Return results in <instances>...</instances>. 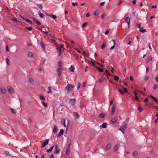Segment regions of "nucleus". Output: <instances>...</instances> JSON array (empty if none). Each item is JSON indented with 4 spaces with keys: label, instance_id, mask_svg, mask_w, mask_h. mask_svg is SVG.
<instances>
[{
    "label": "nucleus",
    "instance_id": "473e14b6",
    "mask_svg": "<svg viewBox=\"0 0 158 158\" xmlns=\"http://www.w3.org/2000/svg\"><path fill=\"white\" fill-rule=\"evenodd\" d=\"M93 14L95 16L98 15L99 14L98 11L97 10H96L94 11L93 12Z\"/></svg>",
    "mask_w": 158,
    "mask_h": 158
},
{
    "label": "nucleus",
    "instance_id": "39448f33",
    "mask_svg": "<svg viewBox=\"0 0 158 158\" xmlns=\"http://www.w3.org/2000/svg\"><path fill=\"white\" fill-rule=\"evenodd\" d=\"M8 92L10 94H12L14 93V91L13 89L10 86L8 87Z\"/></svg>",
    "mask_w": 158,
    "mask_h": 158
},
{
    "label": "nucleus",
    "instance_id": "412c9836",
    "mask_svg": "<svg viewBox=\"0 0 158 158\" xmlns=\"http://www.w3.org/2000/svg\"><path fill=\"white\" fill-rule=\"evenodd\" d=\"M69 70L72 72H73L74 70V66L71 65L69 69Z\"/></svg>",
    "mask_w": 158,
    "mask_h": 158
},
{
    "label": "nucleus",
    "instance_id": "7c9ffc66",
    "mask_svg": "<svg viewBox=\"0 0 158 158\" xmlns=\"http://www.w3.org/2000/svg\"><path fill=\"white\" fill-rule=\"evenodd\" d=\"M106 123H104L101 125V127L103 128H106Z\"/></svg>",
    "mask_w": 158,
    "mask_h": 158
},
{
    "label": "nucleus",
    "instance_id": "9d476101",
    "mask_svg": "<svg viewBox=\"0 0 158 158\" xmlns=\"http://www.w3.org/2000/svg\"><path fill=\"white\" fill-rule=\"evenodd\" d=\"M75 100L74 99H71L69 101V103L72 106H73L75 103Z\"/></svg>",
    "mask_w": 158,
    "mask_h": 158
},
{
    "label": "nucleus",
    "instance_id": "9b49d317",
    "mask_svg": "<svg viewBox=\"0 0 158 158\" xmlns=\"http://www.w3.org/2000/svg\"><path fill=\"white\" fill-rule=\"evenodd\" d=\"M64 130L63 129H60L58 135L57 136L58 138H60V136L62 135L64 133Z\"/></svg>",
    "mask_w": 158,
    "mask_h": 158
},
{
    "label": "nucleus",
    "instance_id": "13d9d810",
    "mask_svg": "<svg viewBox=\"0 0 158 158\" xmlns=\"http://www.w3.org/2000/svg\"><path fill=\"white\" fill-rule=\"evenodd\" d=\"M149 77L148 76L146 77L144 79L145 81H147L149 79Z\"/></svg>",
    "mask_w": 158,
    "mask_h": 158
},
{
    "label": "nucleus",
    "instance_id": "f257e3e1",
    "mask_svg": "<svg viewBox=\"0 0 158 158\" xmlns=\"http://www.w3.org/2000/svg\"><path fill=\"white\" fill-rule=\"evenodd\" d=\"M49 141V139H46L43 141H41V142L42 144V145L41 147V148H44L46 145H47L48 144Z\"/></svg>",
    "mask_w": 158,
    "mask_h": 158
},
{
    "label": "nucleus",
    "instance_id": "6ab92c4d",
    "mask_svg": "<svg viewBox=\"0 0 158 158\" xmlns=\"http://www.w3.org/2000/svg\"><path fill=\"white\" fill-rule=\"evenodd\" d=\"M57 128L56 125H54V129L53 130V132L54 133H56L57 132Z\"/></svg>",
    "mask_w": 158,
    "mask_h": 158
},
{
    "label": "nucleus",
    "instance_id": "423d86ee",
    "mask_svg": "<svg viewBox=\"0 0 158 158\" xmlns=\"http://www.w3.org/2000/svg\"><path fill=\"white\" fill-rule=\"evenodd\" d=\"M73 116L75 120L79 118V115L78 113L76 112H74L73 113Z\"/></svg>",
    "mask_w": 158,
    "mask_h": 158
},
{
    "label": "nucleus",
    "instance_id": "2eb2a0df",
    "mask_svg": "<svg viewBox=\"0 0 158 158\" xmlns=\"http://www.w3.org/2000/svg\"><path fill=\"white\" fill-rule=\"evenodd\" d=\"M111 146V144L110 143L108 144L105 148V149L107 151L110 149Z\"/></svg>",
    "mask_w": 158,
    "mask_h": 158
},
{
    "label": "nucleus",
    "instance_id": "f3484780",
    "mask_svg": "<svg viewBox=\"0 0 158 158\" xmlns=\"http://www.w3.org/2000/svg\"><path fill=\"white\" fill-rule=\"evenodd\" d=\"M32 19L38 25H41V23L38 20H37L36 19H35L34 17L32 18Z\"/></svg>",
    "mask_w": 158,
    "mask_h": 158
},
{
    "label": "nucleus",
    "instance_id": "603ef678",
    "mask_svg": "<svg viewBox=\"0 0 158 158\" xmlns=\"http://www.w3.org/2000/svg\"><path fill=\"white\" fill-rule=\"evenodd\" d=\"M123 89L125 93H127L128 92V91L126 88L124 87L123 88Z\"/></svg>",
    "mask_w": 158,
    "mask_h": 158
},
{
    "label": "nucleus",
    "instance_id": "680f3d73",
    "mask_svg": "<svg viewBox=\"0 0 158 158\" xmlns=\"http://www.w3.org/2000/svg\"><path fill=\"white\" fill-rule=\"evenodd\" d=\"M135 100H136L137 101H138L139 100L137 96H135Z\"/></svg>",
    "mask_w": 158,
    "mask_h": 158
},
{
    "label": "nucleus",
    "instance_id": "6e6d98bb",
    "mask_svg": "<svg viewBox=\"0 0 158 158\" xmlns=\"http://www.w3.org/2000/svg\"><path fill=\"white\" fill-rule=\"evenodd\" d=\"M86 82H83L81 85V87H84L86 85Z\"/></svg>",
    "mask_w": 158,
    "mask_h": 158
},
{
    "label": "nucleus",
    "instance_id": "f8f14e48",
    "mask_svg": "<svg viewBox=\"0 0 158 158\" xmlns=\"http://www.w3.org/2000/svg\"><path fill=\"white\" fill-rule=\"evenodd\" d=\"M56 49L57 51V52L58 53L59 56H60L62 53V52L61 50V48H60L57 47L56 48Z\"/></svg>",
    "mask_w": 158,
    "mask_h": 158
},
{
    "label": "nucleus",
    "instance_id": "ddd939ff",
    "mask_svg": "<svg viewBox=\"0 0 158 158\" xmlns=\"http://www.w3.org/2000/svg\"><path fill=\"white\" fill-rule=\"evenodd\" d=\"M27 56L30 58L33 57V53L30 52H29L27 53Z\"/></svg>",
    "mask_w": 158,
    "mask_h": 158
},
{
    "label": "nucleus",
    "instance_id": "69168bd1",
    "mask_svg": "<svg viewBox=\"0 0 158 158\" xmlns=\"http://www.w3.org/2000/svg\"><path fill=\"white\" fill-rule=\"evenodd\" d=\"M138 110H139L140 112H141L142 111V109L140 106H139L138 108Z\"/></svg>",
    "mask_w": 158,
    "mask_h": 158
},
{
    "label": "nucleus",
    "instance_id": "4d7b16f0",
    "mask_svg": "<svg viewBox=\"0 0 158 158\" xmlns=\"http://www.w3.org/2000/svg\"><path fill=\"white\" fill-rule=\"evenodd\" d=\"M25 28L29 31H31L32 29L31 28V27H26Z\"/></svg>",
    "mask_w": 158,
    "mask_h": 158
},
{
    "label": "nucleus",
    "instance_id": "aec40b11",
    "mask_svg": "<svg viewBox=\"0 0 158 158\" xmlns=\"http://www.w3.org/2000/svg\"><path fill=\"white\" fill-rule=\"evenodd\" d=\"M119 147V144H117L115 146L114 148V150L115 152H116Z\"/></svg>",
    "mask_w": 158,
    "mask_h": 158
},
{
    "label": "nucleus",
    "instance_id": "a18cd8bd",
    "mask_svg": "<svg viewBox=\"0 0 158 158\" xmlns=\"http://www.w3.org/2000/svg\"><path fill=\"white\" fill-rule=\"evenodd\" d=\"M104 78H102L99 79V82L101 83H102L103 81Z\"/></svg>",
    "mask_w": 158,
    "mask_h": 158
},
{
    "label": "nucleus",
    "instance_id": "864d4df0",
    "mask_svg": "<svg viewBox=\"0 0 158 158\" xmlns=\"http://www.w3.org/2000/svg\"><path fill=\"white\" fill-rule=\"evenodd\" d=\"M105 72L109 76H110V73H109V72H108L107 70H106Z\"/></svg>",
    "mask_w": 158,
    "mask_h": 158
},
{
    "label": "nucleus",
    "instance_id": "6e6552de",
    "mask_svg": "<svg viewBox=\"0 0 158 158\" xmlns=\"http://www.w3.org/2000/svg\"><path fill=\"white\" fill-rule=\"evenodd\" d=\"M116 107V105L115 104H114L113 105L112 110L111 112V114L112 115H113L114 114V113L115 112V109Z\"/></svg>",
    "mask_w": 158,
    "mask_h": 158
},
{
    "label": "nucleus",
    "instance_id": "774afa93",
    "mask_svg": "<svg viewBox=\"0 0 158 158\" xmlns=\"http://www.w3.org/2000/svg\"><path fill=\"white\" fill-rule=\"evenodd\" d=\"M113 102V99H112L110 101V106H111Z\"/></svg>",
    "mask_w": 158,
    "mask_h": 158
},
{
    "label": "nucleus",
    "instance_id": "bb28decb",
    "mask_svg": "<svg viewBox=\"0 0 158 158\" xmlns=\"http://www.w3.org/2000/svg\"><path fill=\"white\" fill-rule=\"evenodd\" d=\"M28 81L31 84H32L34 83V81L33 79L31 77H29V78Z\"/></svg>",
    "mask_w": 158,
    "mask_h": 158
},
{
    "label": "nucleus",
    "instance_id": "5fc2aeb1",
    "mask_svg": "<svg viewBox=\"0 0 158 158\" xmlns=\"http://www.w3.org/2000/svg\"><path fill=\"white\" fill-rule=\"evenodd\" d=\"M4 153L6 155L8 156L10 155V154L8 151H5Z\"/></svg>",
    "mask_w": 158,
    "mask_h": 158
},
{
    "label": "nucleus",
    "instance_id": "09e8293b",
    "mask_svg": "<svg viewBox=\"0 0 158 158\" xmlns=\"http://www.w3.org/2000/svg\"><path fill=\"white\" fill-rule=\"evenodd\" d=\"M72 4L73 6H77L78 4L77 3L72 2Z\"/></svg>",
    "mask_w": 158,
    "mask_h": 158
},
{
    "label": "nucleus",
    "instance_id": "4c0bfd02",
    "mask_svg": "<svg viewBox=\"0 0 158 158\" xmlns=\"http://www.w3.org/2000/svg\"><path fill=\"white\" fill-rule=\"evenodd\" d=\"M106 46V44L105 43H103L102 44L101 47L102 49H103Z\"/></svg>",
    "mask_w": 158,
    "mask_h": 158
},
{
    "label": "nucleus",
    "instance_id": "1a4fd4ad",
    "mask_svg": "<svg viewBox=\"0 0 158 158\" xmlns=\"http://www.w3.org/2000/svg\"><path fill=\"white\" fill-rule=\"evenodd\" d=\"M0 91L3 94H5L6 93V90L3 87H1L0 88Z\"/></svg>",
    "mask_w": 158,
    "mask_h": 158
},
{
    "label": "nucleus",
    "instance_id": "338daca9",
    "mask_svg": "<svg viewBox=\"0 0 158 158\" xmlns=\"http://www.w3.org/2000/svg\"><path fill=\"white\" fill-rule=\"evenodd\" d=\"M119 130L121 131L124 134V131H123V130L122 129V127H120L119 129Z\"/></svg>",
    "mask_w": 158,
    "mask_h": 158
},
{
    "label": "nucleus",
    "instance_id": "4468645a",
    "mask_svg": "<svg viewBox=\"0 0 158 158\" xmlns=\"http://www.w3.org/2000/svg\"><path fill=\"white\" fill-rule=\"evenodd\" d=\"M61 70V69L60 68H58L57 69V74H58V76L59 77V78L61 75V73L60 72V70Z\"/></svg>",
    "mask_w": 158,
    "mask_h": 158
},
{
    "label": "nucleus",
    "instance_id": "ea45409f",
    "mask_svg": "<svg viewBox=\"0 0 158 158\" xmlns=\"http://www.w3.org/2000/svg\"><path fill=\"white\" fill-rule=\"evenodd\" d=\"M138 154V152L136 151L134 152L133 153V156H135Z\"/></svg>",
    "mask_w": 158,
    "mask_h": 158
},
{
    "label": "nucleus",
    "instance_id": "2f4dec72",
    "mask_svg": "<svg viewBox=\"0 0 158 158\" xmlns=\"http://www.w3.org/2000/svg\"><path fill=\"white\" fill-rule=\"evenodd\" d=\"M6 60L7 64L9 65H10V62L9 59L7 58H6Z\"/></svg>",
    "mask_w": 158,
    "mask_h": 158
},
{
    "label": "nucleus",
    "instance_id": "79ce46f5",
    "mask_svg": "<svg viewBox=\"0 0 158 158\" xmlns=\"http://www.w3.org/2000/svg\"><path fill=\"white\" fill-rule=\"evenodd\" d=\"M42 103L43 104V105L44 106H45V107H47L48 106V105H47V103H45L43 101V102H42Z\"/></svg>",
    "mask_w": 158,
    "mask_h": 158
},
{
    "label": "nucleus",
    "instance_id": "37998d69",
    "mask_svg": "<svg viewBox=\"0 0 158 158\" xmlns=\"http://www.w3.org/2000/svg\"><path fill=\"white\" fill-rule=\"evenodd\" d=\"M150 97H151L152 98H153L155 101L157 103H158V102H157V99L154 97L152 95L150 96Z\"/></svg>",
    "mask_w": 158,
    "mask_h": 158
},
{
    "label": "nucleus",
    "instance_id": "20e7f679",
    "mask_svg": "<svg viewBox=\"0 0 158 158\" xmlns=\"http://www.w3.org/2000/svg\"><path fill=\"white\" fill-rule=\"evenodd\" d=\"M117 118H118L117 117L113 118L110 121V123L112 124L116 122L117 120Z\"/></svg>",
    "mask_w": 158,
    "mask_h": 158
},
{
    "label": "nucleus",
    "instance_id": "8fccbe9b",
    "mask_svg": "<svg viewBox=\"0 0 158 158\" xmlns=\"http://www.w3.org/2000/svg\"><path fill=\"white\" fill-rule=\"evenodd\" d=\"M118 77L117 76H114V79L116 81H117L118 80Z\"/></svg>",
    "mask_w": 158,
    "mask_h": 158
},
{
    "label": "nucleus",
    "instance_id": "052dcab7",
    "mask_svg": "<svg viewBox=\"0 0 158 158\" xmlns=\"http://www.w3.org/2000/svg\"><path fill=\"white\" fill-rule=\"evenodd\" d=\"M26 21L27 22L29 23L30 24H31L32 23V22L27 19L26 20Z\"/></svg>",
    "mask_w": 158,
    "mask_h": 158
},
{
    "label": "nucleus",
    "instance_id": "f03ea898",
    "mask_svg": "<svg viewBox=\"0 0 158 158\" xmlns=\"http://www.w3.org/2000/svg\"><path fill=\"white\" fill-rule=\"evenodd\" d=\"M54 153L56 154H58L60 151V149L57 144H56L55 146Z\"/></svg>",
    "mask_w": 158,
    "mask_h": 158
},
{
    "label": "nucleus",
    "instance_id": "f704fd0d",
    "mask_svg": "<svg viewBox=\"0 0 158 158\" xmlns=\"http://www.w3.org/2000/svg\"><path fill=\"white\" fill-rule=\"evenodd\" d=\"M152 58L151 56H149L147 59V62L148 63H149L150 61L152 60Z\"/></svg>",
    "mask_w": 158,
    "mask_h": 158
},
{
    "label": "nucleus",
    "instance_id": "b1692460",
    "mask_svg": "<svg viewBox=\"0 0 158 158\" xmlns=\"http://www.w3.org/2000/svg\"><path fill=\"white\" fill-rule=\"evenodd\" d=\"M49 35H50V37L51 38L52 41L54 42H55V37H54V36L50 34Z\"/></svg>",
    "mask_w": 158,
    "mask_h": 158
},
{
    "label": "nucleus",
    "instance_id": "0eeeda50",
    "mask_svg": "<svg viewBox=\"0 0 158 158\" xmlns=\"http://www.w3.org/2000/svg\"><path fill=\"white\" fill-rule=\"evenodd\" d=\"M71 144L69 143L67 147V149L66 152V154L67 155H68L70 152V149Z\"/></svg>",
    "mask_w": 158,
    "mask_h": 158
},
{
    "label": "nucleus",
    "instance_id": "7ed1b4c3",
    "mask_svg": "<svg viewBox=\"0 0 158 158\" xmlns=\"http://www.w3.org/2000/svg\"><path fill=\"white\" fill-rule=\"evenodd\" d=\"M74 86L72 85L68 84L65 88V89L68 91L72 90L74 87Z\"/></svg>",
    "mask_w": 158,
    "mask_h": 158
},
{
    "label": "nucleus",
    "instance_id": "393cba45",
    "mask_svg": "<svg viewBox=\"0 0 158 158\" xmlns=\"http://www.w3.org/2000/svg\"><path fill=\"white\" fill-rule=\"evenodd\" d=\"M39 98L41 100H42L43 101H44L45 100V98L42 95H40L39 96Z\"/></svg>",
    "mask_w": 158,
    "mask_h": 158
},
{
    "label": "nucleus",
    "instance_id": "e433bc0d",
    "mask_svg": "<svg viewBox=\"0 0 158 158\" xmlns=\"http://www.w3.org/2000/svg\"><path fill=\"white\" fill-rule=\"evenodd\" d=\"M61 122L62 124H64L65 127L66 125H65V122L64 119L63 118L62 119H61Z\"/></svg>",
    "mask_w": 158,
    "mask_h": 158
},
{
    "label": "nucleus",
    "instance_id": "cd10ccee",
    "mask_svg": "<svg viewBox=\"0 0 158 158\" xmlns=\"http://www.w3.org/2000/svg\"><path fill=\"white\" fill-rule=\"evenodd\" d=\"M49 16L54 19L56 18V16L55 15H53L52 14H49Z\"/></svg>",
    "mask_w": 158,
    "mask_h": 158
},
{
    "label": "nucleus",
    "instance_id": "3c124183",
    "mask_svg": "<svg viewBox=\"0 0 158 158\" xmlns=\"http://www.w3.org/2000/svg\"><path fill=\"white\" fill-rule=\"evenodd\" d=\"M87 24V22H85L82 25V27H85L86 26Z\"/></svg>",
    "mask_w": 158,
    "mask_h": 158
},
{
    "label": "nucleus",
    "instance_id": "e2e57ef3",
    "mask_svg": "<svg viewBox=\"0 0 158 158\" xmlns=\"http://www.w3.org/2000/svg\"><path fill=\"white\" fill-rule=\"evenodd\" d=\"M140 25V24L137 23L136 24L137 27V28H141Z\"/></svg>",
    "mask_w": 158,
    "mask_h": 158
},
{
    "label": "nucleus",
    "instance_id": "c85d7f7f",
    "mask_svg": "<svg viewBox=\"0 0 158 158\" xmlns=\"http://www.w3.org/2000/svg\"><path fill=\"white\" fill-rule=\"evenodd\" d=\"M38 13L39 15L40 18H44V17L45 16V15L43 14L40 11Z\"/></svg>",
    "mask_w": 158,
    "mask_h": 158
},
{
    "label": "nucleus",
    "instance_id": "dca6fc26",
    "mask_svg": "<svg viewBox=\"0 0 158 158\" xmlns=\"http://www.w3.org/2000/svg\"><path fill=\"white\" fill-rule=\"evenodd\" d=\"M125 20L126 21L128 25V27H129L130 26V18L128 17H127L125 19Z\"/></svg>",
    "mask_w": 158,
    "mask_h": 158
},
{
    "label": "nucleus",
    "instance_id": "5701e85b",
    "mask_svg": "<svg viewBox=\"0 0 158 158\" xmlns=\"http://www.w3.org/2000/svg\"><path fill=\"white\" fill-rule=\"evenodd\" d=\"M105 114L104 113H102L98 116V117L101 118H103L105 117Z\"/></svg>",
    "mask_w": 158,
    "mask_h": 158
},
{
    "label": "nucleus",
    "instance_id": "a211bd4d",
    "mask_svg": "<svg viewBox=\"0 0 158 158\" xmlns=\"http://www.w3.org/2000/svg\"><path fill=\"white\" fill-rule=\"evenodd\" d=\"M40 45L41 47L44 49H45L46 48V45L42 42L40 43Z\"/></svg>",
    "mask_w": 158,
    "mask_h": 158
},
{
    "label": "nucleus",
    "instance_id": "c756f323",
    "mask_svg": "<svg viewBox=\"0 0 158 158\" xmlns=\"http://www.w3.org/2000/svg\"><path fill=\"white\" fill-rule=\"evenodd\" d=\"M58 67H59V68H62V62L60 60L59 61L58 63Z\"/></svg>",
    "mask_w": 158,
    "mask_h": 158
},
{
    "label": "nucleus",
    "instance_id": "72a5a7b5",
    "mask_svg": "<svg viewBox=\"0 0 158 158\" xmlns=\"http://www.w3.org/2000/svg\"><path fill=\"white\" fill-rule=\"evenodd\" d=\"M48 91L47 92L48 93H52L51 91V87H48Z\"/></svg>",
    "mask_w": 158,
    "mask_h": 158
},
{
    "label": "nucleus",
    "instance_id": "49530a36",
    "mask_svg": "<svg viewBox=\"0 0 158 158\" xmlns=\"http://www.w3.org/2000/svg\"><path fill=\"white\" fill-rule=\"evenodd\" d=\"M10 110H11V113L12 114H15L16 113V112L14 110V109H13L12 108H10Z\"/></svg>",
    "mask_w": 158,
    "mask_h": 158
},
{
    "label": "nucleus",
    "instance_id": "c9c22d12",
    "mask_svg": "<svg viewBox=\"0 0 158 158\" xmlns=\"http://www.w3.org/2000/svg\"><path fill=\"white\" fill-rule=\"evenodd\" d=\"M127 127V124H126L124 125L123 126L122 128V129L123 130H124L125 129H126Z\"/></svg>",
    "mask_w": 158,
    "mask_h": 158
},
{
    "label": "nucleus",
    "instance_id": "de8ad7c7",
    "mask_svg": "<svg viewBox=\"0 0 158 158\" xmlns=\"http://www.w3.org/2000/svg\"><path fill=\"white\" fill-rule=\"evenodd\" d=\"M11 20L13 21H15V22H17L18 21V20L17 19H16V18H15L14 17H12V18H11Z\"/></svg>",
    "mask_w": 158,
    "mask_h": 158
},
{
    "label": "nucleus",
    "instance_id": "58836bf2",
    "mask_svg": "<svg viewBox=\"0 0 158 158\" xmlns=\"http://www.w3.org/2000/svg\"><path fill=\"white\" fill-rule=\"evenodd\" d=\"M37 6V7L40 9H42L43 8V6L41 4H36Z\"/></svg>",
    "mask_w": 158,
    "mask_h": 158
},
{
    "label": "nucleus",
    "instance_id": "a878e982",
    "mask_svg": "<svg viewBox=\"0 0 158 158\" xmlns=\"http://www.w3.org/2000/svg\"><path fill=\"white\" fill-rule=\"evenodd\" d=\"M139 31L143 33L146 32V30L143 29V27L140 28H139Z\"/></svg>",
    "mask_w": 158,
    "mask_h": 158
},
{
    "label": "nucleus",
    "instance_id": "0e129e2a",
    "mask_svg": "<svg viewBox=\"0 0 158 158\" xmlns=\"http://www.w3.org/2000/svg\"><path fill=\"white\" fill-rule=\"evenodd\" d=\"M118 91L121 94H124V93L123 92L121 89H119Z\"/></svg>",
    "mask_w": 158,
    "mask_h": 158
},
{
    "label": "nucleus",
    "instance_id": "a19ab883",
    "mask_svg": "<svg viewBox=\"0 0 158 158\" xmlns=\"http://www.w3.org/2000/svg\"><path fill=\"white\" fill-rule=\"evenodd\" d=\"M158 87V86L157 84H155L153 87V89L154 90L156 89Z\"/></svg>",
    "mask_w": 158,
    "mask_h": 158
},
{
    "label": "nucleus",
    "instance_id": "c03bdc74",
    "mask_svg": "<svg viewBox=\"0 0 158 158\" xmlns=\"http://www.w3.org/2000/svg\"><path fill=\"white\" fill-rule=\"evenodd\" d=\"M97 69H98V71L100 72H102L103 71V69L102 68L98 67H97Z\"/></svg>",
    "mask_w": 158,
    "mask_h": 158
},
{
    "label": "nucleus",
    "instance_id": "4be33fe9",
    "mask_svg": "<svg viewBox=\"0 0 158 158\" xmlns=\"http://www.w3.org/2000/svg\"><path fill=\"white\" fill-rule=\"evenodd\" d=\"M54 146H52L50 149H48L46 150V151L48 153H50L52 151L53 148H54Z\"/></svg>",
    "mask_w": 158,
    "mask_h": 158
},
{
    "label": "nucleus",
    "instance_id": "bf43d9fd",
    "mask_svg": "<svg viewBox=\"0 0 158 158\" xmlns=\"http://www.w3.org/2000/svg\"><path fill=\"white\" fill-rule=\"evenodd\" d=\"M91 64L93 66H94L95 64V62L94 60H92L91 62Z\"/></svg>",
    "mask_w": 158,
    "mask_h": 158
}]
</instances>
